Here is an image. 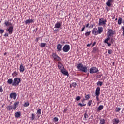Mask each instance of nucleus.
<instances>
[{
    "mask_svg": "<svg viewBox=\"0 0 124 124\" xmlns=\"http://www.w3.org/2000/svg\"><path fill=\"white\" fill-rule=\"evenodd\" d=\"M77 68H78L80 71L87 73V66L83 67V64L82 63H79L77 65Z\"/></svg>",
    "mask_w": 124,
    "mask_h": 124,
    "instance_id": "nucleus-1",
    "label": "nucleus"
},
{
    "mask_svg": "<svg viewBox=\"0 0 124 124\" xmlns=\"http://www.w3.org/2000/svg\"><path fill=\"white\" fill-rule=\"evenodd\" d=\"M21 83V78H16L14 79L12 86H14V87H17L19 86V84Z\"/></svg>",
    "mask_w": 124,
    "mask_h": 124,
    "instance_id": "nucleus-2",
    "label": "nucleus"
},
{
    "mask_svg": "<svg viewBox=\"0 0 124 124\" xmlns=\"http://www.w3.org/2000/svg\"><path fill=\"white\" fill-rule=\"evenodd\" d=\"M107 22V20L106 19H104V18H100L99 19V26H103V25H106V23Z\"/></svg>",
    "mask_w": 124,
    "mask_h": 124,
    "instance_id": "nucleus-3",
    "label": "nucleus"
},
{
    "mask_svg": "<svg viewBox=\"0 0 124 124\" xmlns=\"http://www.w3.org/2000/svg\"><path fill=\"white\" fill-rule=\"evenodd\" d=\"M90 73L93 74L98 72V69L96 67H92L89 70Z\"/></svg>",
    "mask_w": 124,
    "mask_h": 124,
    "instance_id": "nucleus-4",
    "label": "nucleus"
},
{
    "mask_svg": "<svg viewBox=\"0 0 124 124\" xmlns=\"http://www.w3.org/2000/svg\"><path fill=\"white\" fill-rule=\"evenodd\" d=\"M115 33H116V32L115 31L112 29H108V36H110V37L113 36V35H114Z\"/></svg>",
    "mask_w": 124,
    "mask_h": 124,
    "instance_id": "nucleus-5",
    "label": "nucleus"
},
{
    "mask_svg": "<svg viewBox=\"0 0 124 124\" xmlns=\"http://www.w3.org/2000/svg\"><path fill=\"white\" fill-rule=\"evenodd\" d=\"M70 50V46L69 45H65L63 47V51L65 53H67Z\"/></svg>",
    "mask_w": 124,
    "mask_h": 124,
    "instance_id": "nucleus-6",
    "label": "nucleus"
},
{
    "mask_svg": "<svg viewBox=\"0 0 124 124\" xmlns=\"http://www.w3.org/2000/svg\"><path fill=\"white\" fill-rule=\"evenodd\" d=\"M10 98H13L15 100L17 98V93H12L10 95Z\"/></svg>",
    "mask_w": 124,
    "mask_h": 124,
    "instance_id": "nucleus-7",
    "label": "nucleus"
},
{
    "mask_svg": "<svg viewBox=\"0 0 124 124\" xmlns=\"http://www.w3.org/2000/svg\"><path fill=\"white\" fill-rule=\"evenodd\" d=\"M6 31L9 32V34H12L13 32V26H10L6 29Z\"/></svg>",
    "mask_w": 124,
    "mask_h": 124,
    "instance_id": "nucleus-8",
    "label": "nucleus"
},
{
    "mask_svg": "<svg viewBox=\"0 0 124 124\" xmlns=\"http://www.w3.org/2000/svg\"><path fill=\"white\" fill-rule=\"evenodd\" d=\"M92 34H94V35H97L98 34V30H97V28H93L92 30Z\"/></svg>",
    "mask_w": 124,
    "mask_h": 124,
    "instance_id": "nucleus-9",
    "label": "nucleus"
},
{
    "mask_svg": "<svg viewBox=\"0 0 124 124\" xmlns=\"http://www.w3.org/2000/svg\"><path fill=\"white\" fill-rule=\"evenodd\" d=\"M60 71L64 75H65L66 76H68V75H69V74H68V72H67L66 70L64 69V68L60 70Z\"/></svg>",
    "mask_w": 124,
    "mask_h": 124,
    "instance_id": "nucleus-10",
    "label": "nucleus"
},
{
    "mask_svg": "<svg viewBox=\"0 0 124 124\" xmlns=\"http://www.w3.org/2000/svg\"><path fill=\"white\" fill-rule=\"evenodd\" d=\"M52 57L56 61H61V58L59 56L57 55L56 53H53Z\"/></svg>",
    "mask_w": 124,
    "mask_h": 124,
    "instance_id": "nucleus-11",
    "label": "nucleus"
},
{
    "mask_svg": "<svg viewBox=\"0 0 124 124\" xmlns=\"http://www.w3.org/2000/svg\"><path fill=\"white\" fill-rule=\"evenodd\" d=\"M99 94H100V87H97L96 90L95 95L99 96Z\"/></svg>",
    "mask_w": 124,
    "mask_h": 124,
    "instance_id": "nucleus-12",
    "label": "nucleus"
},
{
    "mask_svg": "<svg viewBox=\"0 0 124 124\" xmlns=\"http://www.w3.org/2000/svg\"><path fill=\"white\" fill-rule=\"evenodd\" d=\"M114 0H108V1L106 2V5L107 6H108L109 7H110L111 5H112V4H111V2H113Z\"/></svg>",
    "mask_w": 124,
    "mask_h": 124,
    "instance_id": "nucleus-13",
    "label": "nucleus"
},
{
    "mask_svg": "<svg viewBox=\"0 0 124 124\" xmlns=\"http://www.w3.org/2000/svg\"><path fill=\"white\" fill-rule=\"evenodd\" d=\"M34 21L33 19H27L25 21V24H26V25H28L29 24H31V23H33Z\"/></svg>",
    "mask_w": 124,
    "mask_h": 124,
    "instance_id": "nucleus-14",
    "label": "nucleus"
},
{
    "mask_svg": "<svg viewBox=\"0 0 124 124\" xmlns=\"http://www.w3.org/2000/svg\"><path fill=\"white\" fill-rule=\"evenodd\" d=\"M103 31V28L100 27L98 28V34H101Z\"/></svg>",
    "mask_w": 124,
    "mask_h": 124,
    "instance_id": "nucleus-15",
    "label": "nucleus"
},
{
    "mask_svg": "<svg viewBox=\"0 0 124 124\" xmlns=\"http://www.w3.org/2000/svg\"><path fill=\"white\" fill-rule=\"evenodd\" d=\"M58 68H59V69L60 70L64 68L63 65H62V63H61V62H59L58 63Z\"/></svg>",
    "mask_w": 124,
    "mask_h": 124,
    "instance_id": "nucleus-16",
    "label": "nucleus"
},
{
    "mask_svg": "<svg viewBox=\"0 0 124 124\" xmlns=\"http://www.w3.org/2000/svg\"><path fill=\"white\" fill-rule=\"evenodd\" d=\"M61 23L60 22H57L55 25V28L56 29H60L61 28Z\"/></svg>",
    "mask_w": 124,
    "mask_h": 124,
    "instance_id": "nucleus-17",
    "label": "nucleus"
},
{
    "mask_svg": "<svg viewBox=\"0 0 124 124\" xmlns=\"http://www.w3.org/2000/svg\"><path fill=\"white\" fill-rule=\"evenodd\" d=\"M112 123L113 124H118L119 123H120V120L117 118H115L113 119Z\"/></svg>",
    "mask_w": 124,
    "mask_h": 124,
    "instance_id": "nucleus-18",
    "label": "nucleus"
},
{
    "mask_svg": "<svg viewBox=\"0 0 124 124\" xmlns=\"http://www.w3.org/2000/svg\"><path fill=\"white\" fill-rule=\"evenodd\" d=\"M4 25L6 26V27H8L9 26H12V23L9 21H6L4 22Z\"/></svg>",
    "mask_w": 124,
    "mask_h": 124,
    "instance_id": "nucleus-19",
    "label": "nucleus"
},
{
    "mask_svg": "<svg viewBox=\"0 0 124 124\" xmlns=\"http://www.w3.org/2000/svg\"><path fill=\"white\" fill-rule=\"evenodd\" d=\"M19 68L20 72H24L25 71V66L23 64L20 65Z\"/></svg>",
    "mask_w": 124,
    "mask_h": 124,
    "instance_id": "nucleus-20",
    "label": "nucleus"
},
{
    "mask_svg": "<svg viewBox=\"0 0 124 124\" xmlns=\"http://www.w3.org/2000/svg\"><path fill=\"white\" fill-rule=\"evenodd\" d=\"M21 116V112L19 111V112H16L15 114V116L16 118H19Z\"/></svg>",
    "mask_w": 124,
    "mask_h": 124,
    "instance_id": "nucleus-21",
    "label": "nucleus"
},
{
    "mask_svg": "<svg viewBox=\"0 0 124 124\" xmlns=\"http://www.w3.org/2000/svg\"><path fill=\"white\" fill-rule=\"evenodd\" d=\"M19 106V102H15L13 105L14 109H16Z\"/></svg>",
    "mask_w": 124,
    "mask_h": 124,
    "instance_id": "nucleus-22",
    "label": "nucleus"
},
{
    "mask_svg": "<svg viewBox=\"0 0 124 124\" xmlns=\"http://www.w3.org/2000/svg\"><path fill=\"white\" fill-rule=\"evenodd\" d=\"M7 83L9 85H12V84H13V79H12V78L9 79L7 81Z\"/></svg>",
    "mask_w": 124,
    "mask_h": 124,
    "instance_id": "nucleus-23",
    "label": "nucleus"
},
{
    "mask_svg": "<svg viewBox=\"0 0 124 124\" xmlns=\"http://www.w3.org/2000/svg\"><path fill=\"white\" fill-rule=\"evenodd\" d=\"M57 50L59 52H61V51H62V46L60 44L57 45Z\"/></svg>",
    "mask_w": 124,
    "mask_h": 124,
    "instance_id": "nucleus-24",
    "label": "nucleus"
},
{
    "mask_svg": "<svg viewBox=\"0 0 124 124\" xmlns=\"http://www.w3.org/2000/svg\"><path fill=\"white\" fill-rule=\"evenodd\" d=\"M106 124V120L104 119H101L100 120V123L99 124Z\"/></svg>",
    "mask_w": 124,
    "mask_h": 124,
    "instance_id": "nucleus-25",
    "label": "nucleus"
},
{
    "mask_svg": "<svg viewBox=\"0 0 124 124\" xmlns=\"http://www.w3.org/2000/svg\"><path fill=\"white\" fill-rule=\"evenodd\" d=\"M12 76L13 77H16L18 76V73L17 71H14L13 73H12Z\"/></svg>",
    "mask_w": 124,
    "mask_h": 124,
    "instance_id": "nucleus-26",
    "label": "nucleus"
},
{
    "mask_svg": "<svg viewBox=\"0 0 124 124\" xmlns=\"http://www.w3.org/2000/svg\"><path fill=\"white\" fill-rule=\"evenodd\" d=\"M123 22V19L121 17H119L118 24V25H121Z\"/></svg>",
    "mask_w": 124,
    "mask_h": 124,
    "instance_id": "nucleus-27",
    "label": "nucleus"
},
{
    "mask_svg": "<svg viewBox=\"0 0 124 124\" xmlns=\"http://www.w3.org/2000/svg\"><path fill=\"white\" fill-rule=\"evenodd\" d=\"M91 98V96L90 95V94H88V95H86L85 96V100H89V99H90Z\"/></svg>",
    "mask_w": 124,
    "mask_h": 124,
    "instance_id": "nucleus-28",
    "label": "nucleus"
},
{
    "mask_svg": "<svg viewBox=\"0 0 124 124\" xmlns=\"http://www.w3.org/2000/svg\"><path fill=\"white\" fill-rule=\"evenodd\" d=\"M35 118V115L34 114H31V120L33 121Z\"/></svg>",
    "mask_w": 124,
    "mask_h": 124,
    "instance_id": "nucleus-29",
    "label": "nucleus"
},
{
    "mask_svg": "<svg viewBox=\"0 0 124 124\" xmlns=\"http://www.w3.org/2000/svg\"><path fill=\"white\" fill-rule=\"evenodd\" d=\"M46 46V43H41V45H40V47H41V48H44V47H45Z\"/></svg>",
    "mask_w": 124,
    "mask_h": 124,
    "instance_id": "nucleus-30",
    "label": "nucleus"
},
{
    "mask_svg": "<svg viewBox=\"0 0 124 124\" xmlns=\"http://www.w3.org/2000/svg\"><path fill=\"white\" fill-rule=\"evenodd\" d=\"M58 121H59V118L58 117H54L53 119V122H57Z\"/></svg>",
    "mask_w": 124,
    "mask_h": 124,
    "instance_id": "nucleus-31",
    "label": "nucleus"
},
{
    "mask_svg": "<svg viewBox=\"0 0 124 124\" xmlns=\"http://www.w3.org/2000/svg\"><path fill=\"white\" fill-rule=\"evenodd\" d=\"M102 84H103L102 82L98 81L97 82V86H98L99 87H101L102 86Z\"/></svg>",
    "mask_w": 124,
    "mask_h": 124,
    "instance_id": "nucleus-32",
    "label": "nucleus"
},
{
    "mask_svg": "<svg viewBox=\"0 0 124 124\" xmlns=\"http://www.w3.org/2000/svg\"><path fill=\"white\" fill-rule=\"evenodd\" d=\"M92 102H93V101L92 100H89L88 103H87L88 106H91V105H92Z\"/></svg>",
    "mask_w": 124,
    "mask_h": 124,
    "instance_id": "nucleus-33",
    "label": "nucleus"
},
{
    "mask_svg": "<svg viewBox=\"0 0 124 124\" xmlns=\"http://www.w3.org/2000/svg\"><path fill=\"white\" fill-rule=\"evenodd\" d=\"M110 40V37H108L107 39H105L104 41L105 43H108V41Z\"/></svg>",
    "mask_w": 124,
    "mask_h": 124,
    "instance_id": "nucleus-34",
    "label": "nucleus"
},
{
    "mask_svg": "<svg viewBox=\"0 0 124 124\" xmlns=\"http://www.w3.org/2000/svg\"><path fill=\"white\" fill-rule=\"evenodd\" d=\"M30 105V103H29V102H27L26 103H25L24 104V106L25 107H27V106H29Z\"/></svg>",
    "mask_w": 124,
    "mask_h": 124,
    "instance_id": "nucleus-35",
    "label": "nucleus"
},
{
    "mask_svg": "<svg viewBox=\"0 0 124 124\" xmlns=\"http://www.w3.org/2000/svg\"><path fill=\"white\" fill-rule=\"evenodd\" d=\"M91 34V31L89 32H86L85 34V36H89Z\"/></svg>",
    "mask_w": 124,
    "mask_h": 124,
    "instance_id": "nucleus-36",
    "label": "nucleus"
},
{
    "mask_svg": "<svg viewBox=\"0 0 124 124\" xmlns=\"http://www.w3.org/2000/svg\"><path fill=\"white\" fill-rule=\"evenodd\" d=\"M88 117V115L87 114V113L85 112L84 115V118H85V119H86Z\"/></svg>",
    "mask_w": 124,
    "mask_h": 124,
    "instance_id": "nucleus-37",
    "label": "nucleus"
},
{
    "mask_svg": "<svg viewBox=\"0 0 124 124\" xmlns=\"http://www.w3.org/2000/svg\"><path fill=\"white\" fill-rule=\"evenodd\" d=\"M78 105L79 106H81V107H83V106H86V104H85V103H79V104H78Z\"/></svg>",
    "mask_w": 124,
    "mask_h": 124,
    "instance_id": "nucleus-38",
    "label": "nucleus"
},
{
    "mask_svg": "<svg viewBox=\"0 0 124 124\" xmlns=\"http://www.w3.org/2000/svg\"><path fill=\"white\" fill-rule=\"evenodd\" d=\"M108 54H109V55H111V54L113 53V51H112V50L109 49L108 51Z\"/></svg>",
    "mask_w": 124,
    "mask_h": 124,
    "instance_id": "nucleus-39",
    "label": "nucleus"
},
{
    "mask_svg": "<svg viewBox=\"0 0 124 124\" xmlns=\"http://www.w3.org/2000/svg\"><path fill=\"white\" fill-rule=\"evenodd\" d=\"M72 86L74 88H75L76 86H77V83H76V82L72 83Z\"/></svg>",
    "mask_w": 124,
    "mask_h": 124,
    "instance_id": "nucleus-40",
    "label": "nucleus"
},
{
    "mask_svg": "<svg viewBox=\"0 0 124 124\" xmlns=\"http://www.w3.org/2000/svg\"><path fill=\"white\" fill-rule=\"evenodd\" d=\"M94 26H95V25H94V24L91 25L89 27V29H93V27H94Z\"/></svg>",
    "mask_w": 124,
    "mask_h": 124,
    "instance_id": "nucleus-41",
    "label": "nucleus"
},
{
    "mask_svg": "<svg viewBox=\"0 0 124 124\" xmlns=\"http://www.w3.org/2000/svg\"><path fill=\"white\" fill-rule=\"evenodd\" d=\"M80 99H81V97H80V96H78V97H76V100H77V101L80 100Z\"/></svg>",
    "mask_w": 124,
    "mask_h": 124,
    "instance_id": "nucleus-42",
    "label": "nucleus"
},
{
    "mask_svg": "<svg viewBox=\"0 0 124 124\" xmlns=\"http://www.w3.org/2000/svg\"><path fill=\"white\" fill-rule=\"evenodd\" d=\"M0 32L1 34H2V33H3V32H4V30H3L2 29H0Z\"/></svg>",
    "mask_w": 124,
    "mask_h": 124,
    "instance_id": "nucleus-43",
    "label": "nucleus"
},
{
    "mask_svg": "<svg viewBox=\"0 0 124 124\" xmlns=\"http://www.w3.org/2000/svg\"><path fill=\"white\" fill-rule=\"evenodd\" d=\"M40 39V37H38L36 38V39L35 40V42H38V40Z\"/></svg>",
    "mask_w": 124,
    "mask_h": 124,
    "instance_id": "nucleus-44",
    "label": "nucleus"
},
{
    "mask_svg": "<svg viewBox=\"0 0 124 124\" xmlns=\"http://www.w3.org/2000/svg\"><path fill=\"white\" fill-rule=\"evenodd\" d=\"M0 93H2L3 92V89H2V86H0Z\"/></svg>",
    "mask_w": 124,
    "mask_h": 124,
    "instance_id": "nucleus-45",
    "label": "nucleus"
},
{
    "mask_svg": "<svg viewBox=\"0 0 124 124\" xmlns=\"http://www.w3.org/2000/svg\"><path fill=\"white\" fill-rule=\"evenodd\" d=\"M37 113L40 115L41 114V109H39L37 111Z\"/></svg>",
    "mask_w": 124,
    "mask_h": 124,
    "instance_id": "nucleus-46",
    "label": "nucleus"
},
{
    "mask_svg": "<svg viewBox=\"0 0 124 124\" xmlns=\"http://www.w3.org/2000/svg\"><path fill=\"white\" fill-rule=\"evenodd\" d=\"M96 51H97V49H96V48H94L93 49V53H95V52H96Z\"/></svg>",
    "mask_w": 124,
    "mask_h": 124,
    "instance_id": "nucleus-47",
    "label": "nucleus"
},
{
    "mask_svg": "<svg viewBox=\"0 0 124 124\" xmlns=\"http://www.w3.org/2000/svg\"><path fill=\"white\" fill-rule=\"evenodd\" d=\"M98 109H103V106L102 105L99 106V107L98 108Z\"/></svg>",
    "mask_w": 124,
    "mask_h": 124,
    "instance_id": "nucleus-48",
    "label": "nucleus"
},
{
    "mask_svg": "<svg viewBox=\"0 0 124 124\" xmlns=\"http://www.w3.org/2000/svg\"><path fill=\"white\" fill-rule=\"evenodd\" d=\"M89 26H90V23H87L84 26L85 27V28H89Z\"/></svg>",
    "mask_w": 124,
    "mask_h": 124,
    "instance_id": "nucleus-49",
    "label": "nucleus"
},
{
    "mask_svg": "<svg viewBox=\"0 0 124 124\" xmlns=\"http://www.w3.org/2000/svg\"><path fill=\"white\" fill-rule=\"evenodd\" d=\"M96 99H97V101H99V98L98 97L99 96H97V95H96Z\"/></svg>",
    "mask_w": 124,
    "mask_h": 124,
    "instance_id": "nucleus-50",
    "label": "nucleus"
},
{
    "mask_svg": "<svg viewBox=\"0 0 124 124\" xmlns=\"http://www.w3.org/2000/svg\"><path fill=\"white\" fill-rule=\"evenodd\" d=\"M107 44H108V46H111V45H112V44L111 43H109L108 42V43H107Z\"/></svg>",
    "mask_w": 124,
    "mask_h": 124,
    "instance_id": "nucleus-51",
    "label": "nucleus"
},
{
    "mask_svg": "<svg viewBox=\"0 0 124 124\" xmlns=\"http://www.w3.org/2000/svg\"><path fill=\"white\" fill-rule=\"evenodd\" d=\"M95 44H96V42H94L92 46H94L95 45Z\"/></svg>",
    "mask_w": 124,
    "mask_h": 124,
    "instance_id": "nucleus-52",
    "label": "nucleus"
},
{
    "mask_svg": "<svg viewBox=\"0 0 124 124\" xmlns=\"http://www.w3.org/2000/svg\"><path fill=\"white\" fill-rule=\"evenodd\" d=\"M85 26H83V28L81 30V31H85Z\"/></svg>",
    "mask_w": 124,
    "mask_h": 124,
    "instance_id": "nucleus-53",
    "label": "nucleus"
},
{
    "mask_svg": "<svg viewBox=\"0 0 124 124\" xmlns=\"http://www.w3.org/2000/svg\"><path fill=\"white\" fill-rule=\"evenodd\" d=\"M4 36H8V33H5L4 34Z\"/></svg>",
    "mask_w": 124,
    "mask_h": 124,
    "instance_id": "nucleus-54",
    "label": "nucleus"
},
{
    "mask_svg": "<svg viewBox=\"0 0 124 124\" xmlns=\"http://www.w3.org/2000/svg\"><path fill=\"white\" fill-rule=\"evenodd\" d=\"M85 100H85V99H83V100L82 101V104H83L84 102H85Z\"/></svg>",
    "mask_w": 124,
    "mask_h": 124,
    "instance_id": "nucleus-55",
    "label": "nucleus"
},
{
    "mask_svg": "<svg viewBox=\"0 0 124 124\" xmlns=\"http://www.w3.org/2000/svg\"><path fill=\"white\" fill-rule=\"evenodd\" d=\"M121 109H118L117 110H116V112H119L120 111Z\"/></svg>",
    "mask_w": 124,
    "mask_h": 124,
    "instance_id": "nucleus-56",
    "label": "nucleus"
},
{
    "mask_svg": "<svg viewBox=\"0 0 124 124\" xmlns=\"http://www.w3.org/2000/svg\"><path fill=\"white\" fill-rule=\"evenodd\" d=\"M4 56H6V55H7V53L6 52H5L4 54Z\"/></svg>",
    "mask_w": 124,
    "mask_h": 124,
    "instance_id": "nucleus-57",
    "label": "nucleus"
},
{
    "mask_svg": "<svg viewBox=\"0 0 124 124\" xmlns=\"http://www.w3.org/2000/svg\"><path fill=\"white\" fill-rule=\"evenodd\" d=\"M67 109H64V112H66V111H67Z\"/></svg>",
    "mask_w": 124,
    "mask_h": 124,
    "instance_id": "nucleus-58",
    "label": "nucleus"
},
{
    "mask_svg": "<svg viewBox=\"0 0 124 124\" xmlns=\"http://www.w3.org/2000/svg\"><path fill=\"white\" fill-rule=\"evenodd\" d=\"M87 46H91V44H88L87 45Z\"/></svg>",
    "mask_w": 124,
    "mask_h": 124,
    "instance_id": "nucleus-59",
    "label": "nucleus"
},
{
    "mask_svg": "<svg viewBox=\"0 0 124 124\" xmlns=\"http://www.w3.org/2000/svg\"><path fill=\"white\" fill-rule=\"evenodd\" d=\"M97 110H98V111H100L101 110H102V109H98Z\"/></svg>",
    "mask_w": 124,
    "mask_h": 124,
    "instance_id": "nucleus-60",
    "label": "nucleus"
},
{
    "mask_svg": "<svg viewBox=\"0 0 124 124\" xmlns=\"http://www.w3.org/2000/svg\"><path fill=\"white\" fill-rule=\"evenodd\" d=\"M123 24L124 25V20L123 21Z\"/></svg>",
    "mask_w": 124,
    "mask_h": 124,
    "instance_id": "nucleus-61",
    "label": "nucleus"
},
{
    "mask_svg": "<svg viewBox=\"0 0 124 124\" xmlns=\"http://www.w3.org/2000/svg\"><path fill=\"white\" fill-rule=\"evenodd\" d=\"M117 20H118V18H116L115 19V21H117Z\"/></svg>",
    "mask_w": 124,
    "mask_h": 124,
    "instance_id": "nucleus-62",
    "label": "nucleus"
},
{
    "mask_svg": "<svg viewBox=\"0 0 124 124\" xmlns=\"http://www.w3.org/2000/svg\"><path fill=\"white\" fill-rule=\"evenodd\" d=\"M116 109H121L120 108H116Z\"/></svg>",
    "mask_w": 124,
    "mask_h": 124,
    "instance_id": "nucleus-63",
    "label": "nucleus"
},
{
    "mask_svg": "<svg viewBox=\"0 0 124 124\" xmlns=\"http://www.w3.org/2000/svg\"><path fill=\"white\" fill-rule=\"evenodd\" d=\"M70 88H72V87L71 86V85H70Z\"/></svg>",
    "mask_w": 124,
    "mask_h": 124,
    "instance_id": "nucleus-64",
    "label": "nucleus"
}]
</instances>
